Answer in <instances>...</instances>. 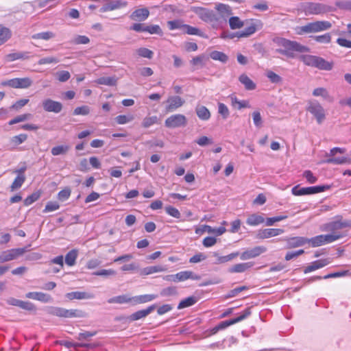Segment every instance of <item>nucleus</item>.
<instances>
[{
  "instance_id": "obj_21",
  "label": "nucleus",
  "mask_w": 351,
  "mask_h": 351,
  "mask_svg": "<svg viewBox=\"0 0 351 351\" xmlns=\"http://www.w3.org/2000/svg\"><path fill=\"white\" fill-rule=\"evenodd\" d=\"M66 297L70 300H73L74 299L87 300V299L94 298L95 295L92 293L86 292V291H73V292L67 293L66 294Z\"/></svg>"
},
{
  "instance_id": "obj_20",
  "label": "nucleus",
  "mask_w": 351,
  "mask_h": 351,
  "mask_svg": "<svg viewBox=\"0 0 351 351\" xmlns=\"http://www.w3.org/2000/svg\"><path fill=\"white\" fill-rule=\"evenodd\" d=\"M149 16V11L147 8H139L135 10L130 16L133 21H143Z\"/></svg>"
},
{
  "instance_id": "obj_22",
  "label": "nucleus",
  "mask_w": 351,
  "mask_h": 351,
  "mask_svg": "<svg viewBox=\"0 0 351 351\" xmlns=\"http://www.w3.org/2000/svg\"><path fill=\"white\" fill-rule=\"evenodd\" d=\"M8 302L10 305L16 306L27 311L36 310L35 306L32 302H29L22 301L18 299L11 298L8 300Z\"/></svg>"
},
{
  "instance_id": "obj_3",
  "label": "nucleus",
  "mask_w": 351,
  "mask_h": 351,
  "mask_svg": "<svg viewBox=\"0 0 351 351\" xmlns=\"http://www.w3.org/2000/svg\"><path fill=\"white\" fill-rule=\"evenodd\" d=\"M300 59L305 65L308 66L315 67L325 71H330L332 69V62H329L317 56L303 55L300 57Z\"/></svg>"
},
{
  "instance_id": "obj_27",
  "label": "nucleus",
  "mask_w": 351,
  "mask_h": 351,
  "mask_svg": "<svg viewBox=\"0 0 351 351\" xmlns=\"http://www.w3.org/2000/svg\"><path fill=\"white\" fill-rule=\"evenodd\" d=\"M207 232L208 233H214L217 236L221 235L223 233L226 232V228L224 227H219L218 228H213L209 226H204L202 228H199L195 230V232L197 234H202L203 232Z\"/></svg>"
},
{
  "instance_id": "obj_15",
  "label": "nucleus",
  "mask_w": 351,
  "mask_h": 351,
  "mask_svg": "<svg viewBox=\"0 0 351 351\" xmlns=\"http://www.w3.org/2000/svg\"><path fill=\"white\" fill-rule=\"evenodd\" d=\"M267 251V248L264 246H256L252 249H248L244 251L240 255V258L241 260H247L250 258H254L261 254Z\"/></svg>"
},
{
  "instance_id": "obj_10",
  "label": "nucleus",
  "mask_w": 351,
  "mask_h": 351,
  "mask_svg": "<svg viewBox=\"0 0 351 351\" xmlns=\"http://www.w3.org/2000/svg\"><path fill=\"white\" fill-rule=\"evenodd\" d=\"M187 123L186 117L182 114L171 115L166 119L165 125L168 128L184 127Z\"/></svg>"
},
{
  "instance_id": "obj_23",
  "label": "nucleus",
  "mask_w": 351,
  "mask_h": 351,
  "mask_svg": "<svg viewBox=\"0 0 351 351\" xmlns=\"http://www.w3.org/2000/svg\"><path fill=\"white\" fill-rule=\"evenodd\" d=\"M284 232L283 229L280 228H268L260 230L258 233V237L260 239H267L279 235Z\"/></svg>"
},
{
  "instance_id": "obj_7",
  "label": "nucleus",
  "mask_w": 351,
  "mask_h": 351,
  "mask_svg": "<svg viewBox=\"0 0 351 351\" xmlns=\"http://www.w3.org/2000/svg\"><path fill=\"white\" fill-rule=\"evenodd\" d=\"M346 152V148L333 147L330 150L329 154L327 155L328 158L326 160V163H331L335 165H342L346 163H350V159L346 156L336 157L337 154H344Z\"/></svg>"
},
{
  "instance_id": "obj_19",
  "label": "nucleus",
  "mask_w": 351,
  "mask_h": 351,
  "mask_svg": "<svg viewBox=\"0 0 351 351\" xmlns=\"http://www.w3.org/2000/svg\"><path fill=\"white\" fill-rule=\"evenodd\" d=\"M156 304H152L145 309L140 310L132 313L129 316V321L133 322L147 317L156 308Z\"/></svg>"
},
{
  "instance_id": "obj_39",
  "label": "nucleus",
  "mask_w": 351,
  "mask_h": 351,
  "mask_svg": "<svg viewBox=\"0 0 351 351\" xmlns=\"http://www.w3.org/2000/svg\"><path fill=\"white\" fill-rule=\"evenodd\" d=\"M315 33L324 32L331 28L332 23L328 21H316L313 22Z\"/></svg>"
},
{
  "instance_id": "obj_30",
  "label": "nucleus",
  "mask_w": 351,
  "mask_h": 351,
  "mask_svg": "<svg viewBox=\"0 0 351 351\" xmlns=\"http://www.w3.org/2000/svg\"><path fill=\"white\" fill-rule=\"evenodd\" d=\"M330 263V261L325 258V259H320L316 261L313 262L310 265L307 266L304 271L305 274L313 271L315 269L322 268L328 264Z\"/></svg>"
},
{
  "instance_id": "obj_36",
  "label": "nucleus",
  "mask_w": 351,
  "mask_h": 351,
  "mask_svg": "<svg viewBox=\"0 0 351 351\" xmlns=\"http://www.w3.org/2000/svg\"><path fill=\"white\" fill-rule=\"evenodd\" d=\"M229 97L230 99L231 105L232 107L236 108L238 110L250 107L249 102L246 100H239L234 95H230Z\"/></svg>"
},
{
  "instance_id": "obj_49",
  "label": "nucleus",
  "mask_w": 351,
  "mask_h": 351,
  "mask_svg": "<svg viewBox=\"0 0 351 351\" xmlns=\"http://www.w3.org/2000/svg\"><path fill=\"white\" fill-rule=\"evenodd\" d=\"M197 300L194 296H191L182 300L178 304V308L182 309L186 307L193 306L197 302Z\"/></svg>"
},
{
  "instance_id": "obj_32",
  "label": "nucleus",
  "mask_w": 351,
  "mask_h": 351,
  "mask_svg": "<svg viewBox=\"0 0 351 351\" xmlns=\"http://www.w3.org/2000/svg\"><path fill=\"white\" fill-rule=\"evenodd\" d=\"M253 266L252 263H238L230 267L228 271L230 273H242Z\"/></svg>"
},
{
  "instance_id": "obj_56",
  "label": "nucleus",
  "mask_w": 351,
  "mask_h": 351,
  "mask_svg": "<svg viewBox=\"0 0 351 351\" xmlns=\"http://www.w3.org/2000/svg\"><path fill=\"white\" fill-rule=\"evenodd\" d=\"M184 23L182 20L177 19L173 21H169L167 26L170 30L181 29L184 28Z\"/></svg>"
},
{
  "instance_id": "obj_54",
  "label": "nucleus",
  "mask_w": 351,
  "mask_h": 351,
  "mask_svg": "<svg viewBox=\"0 0 351 351\" xmlns=\"http://www.w3.org/2000/svg\"><path fill=\"white\" fill-rule=\"evenodd\" d=\"M69 149V146L66 145H58L53 147L51 149V154L53 156H58L61 154H65Z\"/></svg>"
},
{
  "instance_id": "obj_2",
  "label": "nucleus",
  "mask_w": 351,
  "mask_h": 351,
  "mask_svg": "<svg viewBox=\"0 0 351 351\" xmlns=\"http://www.w3.org/2000/svg\"><path fill=\"white\" fill-rule=\"evenodd\" d=\"M348 226H351V223L350 221L342 222L341 221H332L324 225L322 230L331 232L330 234L323 235L324 244L332 243L343 237L345 234L340 232V230Z\"/></svg>"
},
{
  "instance_id": "obj_8",
  "label": "nucleus",
  "mask_w": 351,
  "mask_h": 351,
  "mask_svg": "<svg viewBox=\"0 0 351 351\" xmlns=\"http://www.w3.org/2000/svg\"><path fill=\"white\" fill-rule=\"evenodd\" d=\"M328 186H315L309 187L300 188V185H296L291 189L293 195L301 196L305 195L316 194L324 191Z\"/></svg>"
},
{
  "instance_id": "obj_51",
  "label": "nucleus",
  "mask_w": 351,
  "mask_h": 351,
  "mask_svg": "<svg viewBox=\"0 0 351 351\" xmlns=\"http://www.w3.org/2000/svg\"><path fill=\"white\" fill-rule=\"evenodd\" d=\"M167 268L162 266H150L143 269V274L145 275L152 274L153 273L165 271Z\"/></svg>"
},
{
  "instance_id": "obj_41",
  "label": "nucleus",
  "mask_w": 351,
  "mask_h": 351,
  "mask_svg": "<svg viewBox=\"0 0 351 351\" xmlns=\"http://www.w3.org/2000/svg\"><path fill=\"white\" fill-rule=\"evenodd\" d=\"M159 121L158 117L156 115L147 116L143 119L141 125L144 128H148L155 124H158Z\"/></svg>"
},
{
  "instance_id": "obj_43",
  "label": "nucleus",
  "mask_w": 351,
  "mask_h": 351,
  "mask_svg": "<svg viewBox=\"0 0 351 351\" xmlns=\"http://www.w3.org/2000/svg\"><path fill=\"white\" fill-rule=\"evenodd\" d=\"M58 343L65 346L67 348H70L72 347H81V348H93L95 346L94 344L91 343H73L71 341H58Z\"/></svg>"
},
{
  "instance_id": "obj_29",
  "label": "nucleus",
  "mask_w": 351,
  "mask_h": 351,
  "mask_svg": "<svg viewBox=\"0 0 351 351\" xmlns=\"http://www.w3.org/2000/svg\"><path fill=\"white\" fill-rule=\"evenodd\" d=\"M29 52H13L5 56V60L8 62H13L18 60H27L29 58Z\"/></svg>"
},
{
  "instance_id": "obj_50",
  "label": "nucleus",
  "mask_w": 351,
  "mask_h": 351,
  "mask_svg": "<svg viewBox=\"0 0 351 351\" xmlns=\"http://www.w3.org/2000/svg\"><path fill=\"white\" fill-rule=\"evenodd\" d=\"M313 38L315 42L318 43L329 44L331 42L332 36L330 33H326L322 35L315 36L313 37Z\"/></svg>"
},
{
  "instance_id": "obj_17",
  "label": "nucleus",
  "mask_w": 351,
  "mask_h": 351,
  "mask_svg": "<svg viewBox=\"0 0 351 351\" xmlns=\"http://www.w3.org/2000/svg\"><path fill=\"white\" fill-rule=\"evenodd\" d=\"M250 315H251V307H248L239 317L234 318V319H231L229 320H225V321L220 322L218 324V328H221V330L224 329V328H227L228 326H230L232 324H234L236 323H238V322L245 319Z\"/></svg>"
},
{
  "instance_id": "obj_14",
  "label": "nucleus",
  "mask_w": 351,
  "mask_h": 351,
  "mask_svg": "<svg viewBox=\"0 0 351 351\" xmlns=\"http://www.w3.org/2000/svg\"><path fill=\"white\" fill-rule=\"evenodd\" d=\"M167 103L165 110L167 112H171L182 107L185 101L180 96H171L167 98Z\"/></svg>"
},
{
  "instance_id": "obj_59",
  "label": "nucleus",
  "mask_w": 351,
  "mask_h": 351,
  "mask_svg": "<svg viewBox=\"0 0 351 351\" xmlns=\"http://www.w3.org/2000/svg\"><path fill=\"white\" fill-rule=\"evenodd\" d=\"M134 119L132 114H121L115 117L116 122L119 125H123L132 121Z\"/></svg>"
},
{
  "instance_id": "obj_35",
  "label": "nucleus",
  "mask_w": 351,
  "mask_h": 351,
  "mask_svg": "<svg viewBox=\"0 0 351 351\" xmlns=\"http://www.w3.org/2000/svg\"><path fill=\"white\" fill-rule=\"evenodd\" d=\"M239 255V253L233 252L226 256H219L217 253H214L213 256L216 257V261L215 263L216 264H222L228 261H231L234 258H237Z\"/></svg>"
},
{
  "instance_id": "obj_44",
  "label": "nucleus",
  "mask_w": 351,
  "mask_h": 351,
  "mask_svg": "<svg viewBox=\"0 0 351 351\" xmlns=\"http://www.w3.org/2000/svg\"><path fill=\"white\" fill-rule=\"evenodd\" d=\"M42 191L40 190L36 191L28 195L23 201L25 206H27L36 202L41 196Z\"/></svg>"
},
{
  "instance_id": "obj_57",
  "label": "nucleus",
  "mask_w": 351,
  "mask_h": 351,
  "mask_svg": "<svg viewBox=\"0 0 351 351\" xmlns=\"http://www.w3.org/2000/svg\"><path fill=\"white\" fill-rule=\"evenodd\" d=\"M183 29L184 33L189 35H197L202 36V33L198 28L192 27L189 25L184 24Z\"/></svg>"
},
{
  "instance_id": "obj_11",
  "label": "nucleus",
  "mask_w": 351,
  "mask_h": 351,
  "mask_svg": "<svg viewBox=\"0 0 351 351\" xmlns=\"http://www.w3.org/2000/svg\"><path fill=\"white\" fill-rule=\"evenodd\" d=\"M28 250V247H25L22 248H15L4 251L0 254V263H4L14 260Z\"/></svg>"
},
{
  "instance_id": "obj_55",
  "label": "nucleus",
  "mask_w": 351,
  "mask_h": 351,
  "mask_svg": "<svg viewBox=\"0 0 351 351\" xmlns=\"http://www.w3.org/2000/svg\"><path fill=\"white\" fill-rule=\"evenodd\" d=\"M307 243L313 247L324 245L323 234L312 237L311 239L307 238Z\"/></svg>"
},
{
  "instance_id": "obj_28",
  "label": "nucleus",
  "mask_w": 351,
  "mask_h": 351,
  "mask_svg": "<svg viewBox=\"0 0 351 351\" xmlns=\"http://www.w3.org/2000/svg\"><path fill=\"white\" fill-rule=\"evenodd\" d=\"M158 298L156 294H145L132 297L133 305L151 302Z\"/></svg>"
},
{
  "instance_id": "obj_37",
  "label": "nucleus",
  "mask_w": 351,
  "mask_h": 351,
  "mask_svg": "<svg viewBox=\"0 0 351 351\" xmlns=\"http://www.w3.org/2000/svg\"><path fill=\"white\" fill-rule=\"evenodd\" d=\"M108 302L110 304L117 303V304H125V303H132L133 299L132 297H130L129 295H121L115 296L110 298L108 300Z\"/></svg>"
},
{
  "instance_id": "obj_9",
  "label": "nucleus",
  "mask_w": 351,
  "mask_h": 351,
  "mask_svg": "<svg viewBox=\"0 0 351 351\" xmlns=\"http://www.w3.org/2000/svg\"><path fill=\"white\" fill-rule=\"evenodd\" d=\"M32 84V80L28 77L13 78L1 83L2 86H10L13 88H27Z\"/></svg>"
},
{
  "instance_id": "obj_52",
  "label": "nucleus",
  "mask_w": 351,
  "mask_h": 351,
  "mask_svg": "<svg viewBox=\"0 0 351 351\" xmlns=\"http://www.w3.org/2000/svg\"><path fill=\"white\" fill-rule=\"evenodd\" d=\"M98 84H103L107 86H114L117 84V80L112 77H102L96 80Z\"/></svg>"
},
{
  "instance_id": "obj_61",
  "label": "nucleus",
  "mask_w": 351,
  "mask_h": 351,
  "mask_svg": "<svg viewBox=\"0 0 351 351\" xmlns=\"http://www.w3.org/2000/svg\"><path fill=\"white\" fill-rule=\"evenodd\" d=\"M145 32H148L150 34H162V31L158 25H147Z\"/></svg>"
},
{
  "instance_id": "obj_13",
  "label": "nucleus",
  "mask_w": 351,
  "mask_h": 351,
  "mask_svg": "<svg viewBox=\"0 0 351 351\" xmlns=\"http://www.w3.org/2000/svg\"><path fill=\"white\" fill-rule=\"evenodd\" d=\"M193 11L205 22H211L216 19L215 15L213 10L202 8V7H194Z\"/></svg>"
},
{
  "instance_id": "obj_62",
  "label": "nucleus",
  "mask_w": 351,
  "mask_h": 351,
  "mask_svg": "<svg viewBox=\"0 0 351 351\" xmlns=\"http://www.w3.org/2000/svg\"><path fill=\"white\" fill-rule=\"evenodd\" d=\"M27 138V135L25 134H20L19 135L14 136L12 138L11 142L12 143L17 146L23 142H25Z\"/></svg>"
},
{
  "instance_id": "obj_12",
  "label": "nucleus",
  "mask_w": 351,
  "mask_h": 351,
  "mask_svg": "<svg viewBox=\"0 0 351 351\" xmlns=\"http://www.w3.org/2000/svg\"><path fill=\"white\" fill-rule=\"evenodd\" d=\"M307 110L314 115L318 123H322V121L326 118L324 109L317 102L311 103L307 108Z\"/></svg>"
},
{
  "instance_id": "obj_47",
  "label": "nucleus",
  "mask_w": 351,
  "mask_h": 351,
  "mask_svg": "<svg viewBox=\"0 0 351 351\" xmlns=\"http://www.w3.org/2000/svg\"><path fill=\"white\" fill-rule=\"evenodd\" d=\"M229 25L231 29H237L244 25V22L238 16H232L229 19Z\"/></svg>"
},
{
  "instance_id": "obj_16",
  "label": "nucleus",
  "mask_w": 351,
  "mask_h": 351,
  "mask_svg": "<svg viewBox=\"0 0 351 351\" xmlns=\"http://www.w3.org/2000/svg\"><path fill=\"white\" fill-rule=\"evenodd\" d=\"M42 106L46 112L59 113L62 110V104L51 99H46L43 101Z\"/></svg>"
},
{
  "instance_id": "obj_63",
  "label": "nucleus",
  "mask_w": 351,
  "mask_h": 351,
  "mask_svg": "<svg viewBox=\"0 0 351 351\" xmlns=\"http://www.w3.org/2000/svg\"><path fill=\"white\" fill-rule=\"evenodd\" d=\"M29 102L28 99H21L18 101H16L15 103H14L11 106L10 109L18 111L20 109H21L23 107H24L26 104H27Z\"/></svg>"
},
{
  "instance_id": "obj_33",
  "label": "nucleus",
  "mask_w": 351,
  "mask_h": 351,
  "mask_svg": "<svg viewBox=\"0 0 351 351\" xmlns=\"http://www.w3.org/2000/svg\"><path fill=\"white\" fill-rule=\"evenodd\" d=\"M295 33L298 35L315 33L313 22L308 23L305 25L299 26L295 28Z\"/></svg>"
},
{
  "instance_id": "obj_34",
  "label": "nucleus",
  "mask_w": 351,
  "mask_h": 351,
  "mask_svg": "<svg viewBox=\"0 0 351 351\" xmlns=\"http://www.w3.org/2000/svg\"><path fill=\"white\" fill-rule=\"evenodd\" d=\"M215 9L222 18H226L232 14L231 7L226 4L218 3L215 6Z\"/></svg>"
},
{
  "instance_id": "obj_58",
  "label": "nucleus",
  "mask_w": 351,
  "mask_h": 351,
  "mask_svg": "<svg viewBox=\"0 0 351 351\" xmlns=\"http://www.w3.org/2000/svg\"><path fill=\"white\" fill-rule=\"evenodd\" d=\"M71 194V190L69 187H65L58 193V199L61 202L67 200Z\"/></svg>"
},
{
  "instance_id": "obj_45",
  "label": "nucleus",
  "mask_w": 351,
  "mask_h": 351,
  "mask_svg": "<svg viewBox=\"0 0 351 351\" xmlns=\"http://www.w3.org/2000/svg\"><path fill=\"white\" fill-rule=\"evenodd\" d=\"M77 257V250H72L69 251L65 256L66 264L69 266H73L75 264V261Z\"/></svg>"
},
{
  "instance_id": "obj_1",
  "label": "nucleus",
  "mask_w": 351,
  "mask_h": 351,
  "mask_svg": "<svg viewBox=\"0 0 351 351\" xmlns=\"http://www.w3.org/2000/svg\"><path fill=\"white\" fill-rule=\"evenodd\" d=\"M276 44L279 47L276 51L285 56L287 58H293L295 57V52L304 53L309 52L310 49L300 43L290 40L284 38L277 39Z\"/></svg>"
},
{
  "instance_id": "obj_64",
  "label": "nucleus",
  "mask_w": 351,
  "mask_h": 351,
  "mask_svg": "<svg viewBox=\"0 0 351 351\" xmlns=\"http://www.w3.org/2000/svg\"><path fill=\"white\" fill-rule=\"evenodd\" d=\"M266 75L272 83L278 84L282 82V77L272 71H267Z\"/></svg>"
},
{
  "instance_id": "obj_25",
  "label": "nucleus",
  "mask_w": 351,
  "mask_h": 351,
  "mask_svg": "<svg viewBox=\"0 0 351 351\" xmlns=\"http://www.w3.org/2000/svg\"><path fill=\"white\" fill-rule=\"evenodd\" d=\"M307 243V238L304 237H295L287 239V248H294L303 246Z\"/></svg>"
},
{
  "instance_id": "obj_18",
  "label": "nucleus",
  "mask_w": 351,
  "mask_h": 351,
  "mask_svg": "<svg viewBox=\"0 0 351 351\" xmlns=\"http://www.w3.org/2000/svg\"><path fill=\"white\" fill-rule=\"evenodd\" d=\"M128 5V2L122 0H116L108 2L100 8L101 12H110L125 8Z\"/></svg>"
},
{
  "instance_id": "obj_4",
  "label": "nucleus",
  "mask_w": 351,
  "mask_h": 351,
  "mask_svg": "<svg viewBox=\"0 0 351 351\" xmlns=\"http://www.w3.org/2000/svg\"><path fill=\"white\" fill-rule=\"evenodd\" d=\"M47 313L52 315L60 317H84L85 313L84 311L77 309H65L60 307H49Z\"/></svg>"
},
{
  "instance_id": "obj_26",
  "label": "nucleus",
  "mask_w": 351,
  "mask_h": 351,
  "mask_svg": "<svg viewBox=\"0 0 351 351\" xmlns=\"http://www.w3.org/2000/svg\"><path fill=\"white\" fill-rule=\"evenodd\" d=\"M176 278L178 282H182L188 279L199 280L201 276L191 271H183L176 274Z\"/></svg>"
},
{
  "instance_id": "obj_40",
  "label": "nucleus",
  "mask_w": 351,
  "mask_h": 351,
  "mask_svg": "<svg viewBox=\"0 0 351 351\" xmlns=\"http://www.w3.org/2000/svg\"><path fill=\"white\" fill-rule=\"evenodd\" d=\"M195 111L197 117L201 120L207 121L210 118V112L209 110L204 106H197Z\"/></svg>"
},
{
  "instance_id": "obj_42",
  "label": "nucleus",
  "mask_w": 351,
  "mask_h": 351,
  "mask_svg": "<svg viewBox=\"0 0 351 351\" xmlns=\"http://www.w3.org/2000/svg\"><path fill=\"white\" fill-rule=\"evenodd\" d=\"M56 34L53 32L47 31L33 34L32 38L34 40H49L54 38Z\"/></svg>"
},
{
  "instance_id": "obj_53",
  "label": "nucleus",
  "mask_w": 351,
  "mask_h": 351,
  "mask_svg": "<svg viewBox=\"0 0 351 351\" xmlns=\"http://www.w3.org/2000/svg\"><path fill=\"white\" fill-rule=\"evenodd\" d=\"M25 181V175H18L15 179L14 180L13 182L12 183L10 188L12 191H14L15 189H19L24 182Z\"/></svg>"
},
{
  "instance_id": "obj_38",
  "label": "nucleus",
  "mask_w": 351,
  "mask_h": 351,
  "mask_svg": "<svg viewBox=\"0 0 351 351\" xmlns=\"http://www.w3.org/2000/svg\"><path fill=\"white\" fill-rule=\"evenodd\" d=\"M12 36L10 28L0 24V46L6 43Z\"/></svg>"
},
{
  "instance_id": "obj_48",
  "label": "nucleus",
  "mask_w": 351,
  "mask_h": 351,
  "mask_svg": "<svg viewBox=\"0 0 351 351\" xmlns=\"http://www.w3.org/2000/svg\"><path fill=\"white\" fill-rule=\"evenodd\" d=\"M178 294L177 287L171 286L160 290V295L162 297L175 296Z\"/></svg>"
},
{
  "instance_id": "obj_5",
  "label": "nucleus",
  "mask_w": 351,
  "mask_h": 351,
  "mask_svg": "<svg viewBox=\"0 0 351 351\" xmlns=\"http://www.w3.org/2000/svg\"><path fill=\"white\" fill-rule=\"evenodd\" d=\"M247 26L242 31L235 34V36L239 38H247L254 34L258 29H261L263 23L260 20L250 19L246 21Z\"/></svg>"
},
{
  "instance_id": "obj_6",
  "label": "nucleus",
  "mask_w": 351,
  "mask_h": 351,
  "mask_svg": "<svg viewBox=\"0 0 351 351\" xmlns=\"http://www.w3.org/2000/svg\"><path fill=\"white\" fill-rule=\"evenodd\" d=\"M301 10L305 15H317L326 12L327 8L322 3L306 2L301 5Z\"/></svg>"
},
{
  "instance_id": "obj_31",
  "label": "nucleus",
  "mask_w": 351,
  "mask_h": 351,
  "mask_svg": "<svg viewBox=\"0 0 351 351\" xmlns=\"http://www.w3.org/2000/svg\"><path fill=\"white\" fill-rule=\"evenodd\" d=\"M239 81L247 90H253L256 88V84L245 73L239 77Z\"/></svg>"
},
{
  "instance_id": "obj_24",
  "label": "nucleus",
  "mask_w": 351,
  "mask_h": 351,
  "mask_svg": "<svg viewBox=\"0 0 351 351\" xmlns=\"http://www.w3.org/2000/svg\"><path fill=\"white\" fill-rule=\"evenodd\" d=\"M26 298L43 302H49L52 300L49 295L43 292H29L26 294Z\"/></svg>"
},
{
  "instance_id": "obj_60",
  "label": "nucleus",
  "mask_w": 351,
  "mask_h": 351,
  "mask_svg": "<svg viewBox=\"0 0 351 351\" xmlns=\"http://www.w3.org/2000/svg\"><path fill=\"white\" fill-rule=\"evenodd\" d=\"M31 116H32L31 114H29V113L18 115L16 117H14V119L10 120L8 122V124L10 125H12L14 124L25 121L27 119H28L29 117H31Z\"/></svg>"
},
{
  "instance_id": "obj_46",
  "label": "nucleus",
  "mask_w": 351,
  "mask_h": 351,
  "mask_svg": "<svg viewBox=\"0 0 351 351\" xmlns=\"http://www.w3.org/2000/svg\"><path fill=\"white\" fill-rule=\"evenodd\" d=\"M210 57L214 60H218L223 63L226 62L228 60V57L226 54L219 51H213L210 52Z\"/></svg>"
}]
</instances>
